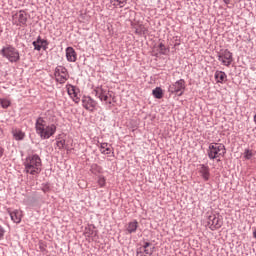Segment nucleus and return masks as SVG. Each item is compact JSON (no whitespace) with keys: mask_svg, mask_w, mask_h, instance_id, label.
Here are the masks:
<instances>
[{"mask_svg":"<svg viewBox=\"0 0 256 256\" xmlns=\"http://www.w3.org/2000/svg\"><path fill=\"white\" fill-rule=\"evenodd\" d=\"M168 91L172 95H178V97H181V95L185 93V80L180 79L175 83L171 84L168 88Z\"/></svg>","mask_w":256,"mask_h":256,"instance_id":"obj_5","label":"nucleus"},{"mask_svg":"<svg viewBox=\"0 0 256 256\" xmlns=\"http://www.w3.org/2000/svg\"><path fill=\"white\" fill-rule=\"evenodd\" d=\"M84 235L87 237V239H89V241H95V238L97 237V231L91 227H88L85 229Z\"/></svg>","mask_w":256,"mask_h":256,"instance_id":"obj_14","label":"nucleus"},{"mask_svg":"<svg viewBox=\"0 0 256 256\" xmlns=\"http://www.w3.org/2000/svg\"><path fill=\"white\" fill-rule=\"evenodd\" d=\"M231 63H233V54L228 50H225V65L229 66Z\"/></svg>","mask_w":256,"mask_h":256,"instance_id":"obj_21","label":"nucleus"},{"mask_svg":"<svg viewBox=\"0 0 256 256\" xmlns=\"http://www.w3.org/2000/svg\"><path fill=\"white\" fill-rule=\"evenodd\" d=\"M219 61H221V63H225V56L219 55Z\"/></svg>","mask_w":256,"mask_h":256,"instance_id":"obj_35","label":"nucleus"},{"mask_svg":"<svg viewBox=\"0 0 256 256\" xmlns=\"http://www.w3.org/2000/svg\"><path fill=\"white\" fill-rule=\"evenodd\" d=\"M4 150L2 147H0V159L3 157Z\"/></svg>","mask_w":256,"mask_h":256,"instance_id":"obj_36","label":"nucleus"},{"mask_svg":"<svg viewBox=\"0 0 256 256\" xmlns=\"http://www.w3.org/2000/svg\"><path fill=\"white\" fill-rule=\"evenodd\" d=\"M110 3L113 7L123 9L127 5V0H111Z\"/></svg>","mask_w":256,"mask_h":256,"instance_id":"obj_18","label":"nucleus"},{"mask_svg":"<svg viewBox=\"0 0 256 256\" xmlns=\"http://www.w3.org/2000/svg\"><path fill=\"white\" fill-rule=\"evenodd\" d=\"M158 49H159L160 55H167V53H169V50L167 49V47H165L164 43H160L158 45Z\"/></svg>","mask_w":256,"mask_h":256,"instance_id":"obj_27","label":"nucleus"},{"mask_svg":"<svg viewBox=\"0 0 256 256\" xmlns=\"http://www.w3.org/2000/svg\"><path fill=\"white\" fill-rule=\"evenodd\" d=\"M138 227H139V222H137V220H134V221L128 223L126 231L130 234L136 233Z\"/></svg>","mask_w":256,"mask_h":256,"instance_id":"obj_17","label":"nucleus"},{"mask_svg":"<svg viewBox=\"0 0 256 256\" xmlns=\"http://www.w3.org/2000/svg\"><path fill=\"white\" fill-rule=\"evenodd\" d=\"M223 225V222L219 220V217L216 216V219L212 222V226H210V229L213 231L215 229H219Z\"/></svg>","mask_w":256,"mask_h":256,"instance_id":"obj_24","label":"nucleus"},{"mask_svg":"<svg viewBox=\"0 0 256 256\" xmlns=\"http://www.w3.org/2000/svg\"><path fill=\"white\" fill-rule=\"evenodd\" d=\"M100 153H102L103 155H111V153H113V150H111V144L101 143L100 144Z\"/></svg>","mask_w":256,"mask_h":256,"instance_id":"obj_15","label":"nucleus"},{"mask_svg":"<svg viewBox=\"0 0 256 256\" xmlns=\"http://www.w3.org/2000/svg\"><path fill=\"white\" fill-rule=\"evenodd\" d=\"M149 247H151V243L145 242V244L142 247H140V249H149Z\"/></svg>","mask_w":256,"mask_h":256,"instance_id":"obj_34","label":"nucleus"},{"mask_svg":"<svg viewBox=\"0 0 256 256\" xmlns=\"http://www.w3.org/2000/svg\"><path fill=\"white\" fill-rule=\"evenodd\" d=\"M227 1H229V0H225V3H227Z\"/></svg>","mask_w":256,"mask_h":256,"instance_id":"obj_38","label":"nucleus"},{"mask_svg":"<svg viewBox=\"0 0 256 256\" xmlns=\"http://www.w3.org/2000/svg\"><path fill=\"white\" fill-rule=\"evenodd\" d=\"M225 146H219V144H214L209 146L208 157L210 159H219L220 156L225 155Z\"/></svg>","mask_w":256,"mask_h":256,"instance_id":"obj_6","label":"nucleus"},{"mask_svg":"<svg viewBox=\"0 0 256 256\" xmlns=\"http://www.w3.org/2000/svg\"><path fill=\"white\" fill-rule=\"evenodd\" d=\"M135 33L137 35H145V33H147V29L143 26H140V28H136Z\"/></svg>","mask_w":256,"mask_h":256,"instance_id":"obj_30","label":"nucleus"},{"mask_svg":"<svg viewBox=\"0 0 256 256\" xmlns=\"http://www.w3.org/2000/svg\"><path fill=\"white\" fill-rule=\"evenodd\" d=\"M15 17L18 18L19 23L22 25H25L27 23V14L24 11H20L15 15Z\"/></svg>","mask_w":256,"mask_h":256,"instance_id":"obj_20","label":"nucleus"},{"mask_svg":"<svg viewBox=\"0 0 256 256\" xmlns=\"http://www.w3.org/2000/svg\"><path fill=\"white\" fill-rule=\"evenodd\" d=\"M9 215L14 223H21V219L23 217V212H21V210L9 212Z\"/></svg>","mask_w":256,"mask_h":256,"instance_id":"obj_12","label":"nucleus"},{"mask_svg":"<svg viewBox=\"0 0 256 256\" xmlns=\"http://www.w3.org/2000/svg\"><path fill=\"white\" fill-rule=\"evenodd\" d=\"M199 173L201 175V177L204 179V181H209V167L206 166L205 164H201L199 166Z\"/></svg>","mask_w":256,"mask_h":256,"instance_id":"obj_13","label":"nucleus"},{"mask_svg":"<svg viewBox=\"0 0 256 256\" xmlns=\"http://www.w3.org/2000/svg\"><path fill=\"white\" fill-rule=\"evenodd\" d=\"M54 75L57 83L63 84L67 79H69V72H67V68L63 66H57L55 68Z\"/></svg>","mask_w":256,"mask_h":256,"instance_id":"obj_7","label":"nucleus"},{"mask_svg":"<svg viewBox=\"0 0 256 256\" xmlns=\"http://www.w3.org/2000/svg\"><path fill=\"white\" fill-rule=\"evenodd\" d=\"M105 177L103 176H99L98 177V185H100V187H105Z\"/></svg>","mask_w":256,"mask_h":256,"instance_id":"obj_31","label":"nucleus"},{"mask_svg":"<svg viewBox=\"0 0 256 256\" xmlns=\"http://www.w3.org/2000/svg\"><path fill=\"white\" fill-rule=\"evenodd\" d=\"M253 158V151L250 149H245L244 151V159L247 161L251 160Z\"/></svg>","mask_w":256,"mask_h":256,"instance_id":"obj_28","label":"nucleus"},{"mask_svg":"<svg viewBox=\"0 0 256 256\" xmlns=\"http://www.w3.org/2000/svg\"><path fill=\"white\" fill-rule=\"evenodd\" d=\"M35 129L41 139H50L57 132V126L55 124H49L42 117L37 118Z\"/></svg>","mask_w":256,"mask_h":256,"instance_id":"obj_1","label":"nucleus"},{"mask_svg":"<svg viewBox=\"0 0 256 256\" xmlns=\"http://www.w3.org/2000/svg\"><path fill=\"white\" fill-rule=\"evenodd\" d=\"M13 137L16 141H23V139H25V134L23 131L16 129L13 130Z\"/></svg>","mask_w":256,"mask_h":256,"instance_id":"obj_19","label":"nucleus"},{"mask_svg":"<svg viewBox=\"0 0 256 256\" xmlns=\"http://www.w3.org/2000/svg\"><path fill=\"white\" fill-rule=\"evenodd\" d=\"M0 54L4 59H7L9 63H18L21 59V55L19 54V50L17 48L11 46V45H6L2 47Z\"/></svg>","mask_w":256,"mask_h":256,"instance_id":"obj_3","label":"nucleus"},{"mask_svg":"<svg viewBox=\"0 0 256 256\" xmlns=\"http://www.w3.org/2000/svg\"><path fill=\"white\" fill-rule=\"evenodd\" d=\"M24 171L29 175H39L42 171L43 163L37 154H30L24 160Z\"/></svg>","mask_w":256,"mask_h":256,"instance_id":"obj_2","label":"nucleus"},{"mask_svg":"<svg viewBox=\"0 0 256 256\" xmlns=\"http://www.w3.org/2000/svg\"><path fill=\"white\" fill-rule=\"evenodd\" d=\"M215 79H216L217 83H223V81L225 79V72L217 71L215 73Z\"/></svg>","mask_w":256,"mask_h":256,"instance_id":"obj_26","label":"nucleus"},{"mask_svg":"<svg viewBox=\"0 0 256 256\" xmlns=\"http://www.w3.org/2000/svg\"><path fill=\"white\" fill-rule=\"evenodd\" d=\"M82 105L84 108L87 109V111H95V107H97V102L93 100V98L85 96L82 99Z\"/></svg>","mask_w":256,"mask_h":256,"instance_id":"obj_8","label":"nucleus"},{"mask_svg":"<svg viewBox=\"0 0 256 256\" xmlns=\"http://www.w3.org/2000/svg\"><path fill=\"white\" fill-rule=\"evenodd\" d=\"M35 51H39L40 49H43L44 51H47V47L49 45V42L45 39H41V36H38L37 40H35L32 43Z\"/></svg>","mask_w":256,"mask_h":256,"instance_id":"obj_10","label":"nucleus"},{"mask_svg":"<svg viewBox=\"0 0 256 256\" xmlns=\"http://www.w3.org/2000/svg\"><path fill=\"white\" fill-rule=\"evenodd\" d=\"M0 105L3 109H7L11 105V101L8 99H0Z\"/></svg>","mask_w":256,"mask_h":256,"instance_id":"obj_29","label":"nucleus"},{"mask_svg":"<svg viewBox=\"0 0 256 256\" xmlns=\"http://www.w3.org/2000/svg\"><path fill=\"white\" fill-rule=\"evenodd\" d=\"M253 237H254V239H256V229H254V231H253Z\"/></svg>","mask_w":256,"mask_h":256,"instance_id":"obj_37","label":"nucleus"},{"mask_svg":"<svg viewBox=\"0 0 256 256\" xmlns=\"http://www.w3.org/2000/svg\"><path fill=\"white\" fill-rule=\"evenodd\" d=\"M56 145H57V147H58V149H63L64 147H65V140H58L57 142H56Z\"/></svg>","mask_w":256,"mask_h":256,"instance_id":"obj_32","label":"nucleus"},{"mask_svg":"<svg viewBox=\"0 0 256 256\" xmlns=\"http://www.w3.org/2000/svg\"><path fill=\"white\" fill-rule=\"evenodd\" d=\"M152 95L156 98V99H162L163 98V89H161V87H157L152 91Z\"/></svg>","mask_w":256,"mask_h":256,"instance_id":"obj_22","label":"nucleus"},{"mask_svg":"<svg viewBox=\"0 0 256 256\" xmlns=\"http://www.w3.org/2000/svg\"><path fill=\"white\" fill-rule=\"evenodd\" d=\"M66 59L69 63H75L77 61V52L73 47L66 48Z\"/></svg>","mask_w":256,"mask_h":256,"instance_id":"obj_11","label":"nucleus"},{"mask_svg":"<svg viewBox=\"0 0 256 256\" xmlns=\"http://www.w3.org/2000/svg\"><path fill=\"white\" fill-rule=\"evenodd\" d=\"M217 218V215L215 214H209L207 215V219H206V225L207 227H209V229H211L212 223L215 221V219Z\"/></svg>","mask_w":256,"mask_h":256,"instance_id":"obj_25","label":"nucleus"},{"mask_svg":"<svg viewBox=\"0 0 256 256\" xmlns=\"http://www.w3.org/2000/svg\"><path fill=\"white\" fill-rule=\"evenodd\" d=\"M91 173L94 175H99V173H103V168L97 164H93L90 168Z\"/></svg>","mask_w":256,"mask_h":256,"instance_id":"obj_23","label":"nucleus"},{"mask_svg":"<svg viewBox=\"0 0 256 256\" xmlns=\"http://www.w3.org/2000/svg\"><path fill=\"white\" fill-rule=\"evenodd\" d=\"M95 95L100 99V101H104L106 105H111L113 103V92L109 91V89L98 86L94 89Z\"/></svg>","mask_w":256,"mask_h":256,"instance_id":"obj_4","label":"nucleus"},{"mask_svg":"<svg viewBox=\"0 0 256 256\" xmlns=\"http://www.w3.org/2000/svg\"><path fill=\"white\" fill-rule=\"evenodd\" d=\"M67 88V93L71 97V99L74 101V103H79L80 98H79V90L75 88V86L68 84L66 85Z\"/></svg>","mask_w":256,"mask_h":256,"instance_id":"obj_9","label":"nucleus"},{"mask_svg":"<svg viewBox=\"0 0 256 256\" xmlns=\"http://www.w3.org/2000/svg\"><path fill=\"white\" fill-rule=\"evenodd\" d=\"M153 255V248H138L136 256H151Z\"/></svg>","mask_w":256,"mask_h":256,"instance_id":"obj_16","label":"nucleus"},{"mask_svg":"<svg viewBox=\"0 0 256 256\" xmlns=\"http://www.w3.org/2000/svg\"><path fill=\"white\" fill-rule=\"evenodd\" d=\"M3 237H5V229L0 226V241L3 239Z\"/></svg>","mask_w":256,"mask_h":256,"instance_id":"obj_33","label":"nucleus"}]
</instances>
